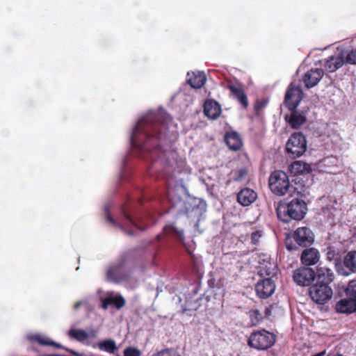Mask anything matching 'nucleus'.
<instances>
[{
	"label": "nucleus",
	"instance_id": "nucleus-2",
	"mask_svg": "<svg viewBox=\"0 0 356 356\" xmlns=\"http://www.w3.org/2000/svg\"><path fill=\"white\" fill-rule=\"evenodd\" d=\"M307 204L299 198L293 199L285 207H280L277 211L278 218L284 222L288 223L291 220H302L307 212Z\"/></svg>",
	"mask_w": 356,
	"mask_h": 356
},
{
	"label": "nucleus",
	"instance_id": "nucleus-5",
	"mask_svg": "<svg viewBox=\"0 0 356 356\" xmlns=\"http://www.w3.org/2000/svg\"><path fill=\"white\" fill-rule=\"evenodd\" d=\"M268 185L271 192L277 196L286 195L291 186L288 175L279 170L270 174Z\"/></svg>",
	"mask_w": 356,
	"mask_h": 356
},
{
	"label": "nucleus",
	"instance_id": "nucleus-7",
	"mask_svg": "<svg viewBox=\"0 0 356 356\" xmlns=\"http://www.w3.org/2000/svg\"><path fill=\"white\" fill-rule=\"evenodd\" d=\"M309 294L316 304L325 305L332 298L333 291L331 286L315 283L309 287Z\"/></svg>",
	"mask_w": 356,
	"mask_h": 356
},
{
	"label": "nucleus",
	"instance_id": "nucleus-42",
	"mask_svg": "<svg viewBox=\"0 0 356 356\" xmlns=\"http://www.w3.org/2000/svg\"><path fill=\"white\" fill-rule=\"evenodd\" d=\"M81 305H82L81 301H78V302H75V304L74 305V309L75 310L78 309L81 307Z\"/></svg>",
	"mask_w": 356,
	"mask_h": 356
},
{
	"label": "nucleus",
	"instance_id": "nucleus-18",
	"mask_svg": "<svg viewBox=\"0 0 356 356\" xmlns=\"http://www.w3.org/2000/svg\"><path fill=\"white\" fill-rule=\"evenodd\" d=\"M257 197V193L249 188L241 189L237 194V202L243 207L252 204Z\"/></svg>",
	"mask_w": 356,
	"mask_h": 356
},
{
	"label": "nucleus",
	"instance_id": "nucleus-1",
	"mask_svg": "<svg viewBox=\"0 0 356 356\" xmlns=\"http://www.w3.org/2000/svg\"><path fill=\"white\" fill-rule=\"evenodd\" d=\"M166 129L165 120L161 113H147L138 120L134 127L131 136V144L134 147L146 152L153 162L156 161L164 154L161 141Z\"/></svg>",
	"mask_w": 356,
	"mask_h": 356
},
{
	"label": "nucleus",
	"instance_id": "nucleus-36",
	"mask_svg": "<svg viewBox=\"0 0 356 356\" xmlns=\"http://www.w3.org/2000/svg\"><path fill=\"white\" fill-rule=\"evenodd\" d=\"M268 104V101L266 100V99H261V100H259V99H257L254 104V112H255V114L257 115H259L261 111L266 107V106Z\"/></svg>",
	"mask_w": 356,
	"mask_h": 356
},
{
	"label": "nucleus",
	"instance_id": "nucleus-16",
	"mask_svg": "<svg viewBox=\"0 0 356 356\" xmlns=\"http://www.w3.org/2000/svg\"><path fill=\"white\" fill-rule=\"evenodd\" d=\"M277 265L269 257H267L262 261H259L258 274L261 277H273L277 273Z\"/></svg>",
	"mask_w": 356,
	"mask_h": 356
},
{
	"label": "nucleus",
	"instance_id": "nucleus-27",
	"mask_svg": "<svg viewBox=\"0 0 356 356\" xmlns=\"http://www.w3.org/2000/svg\"><path fill=\"white\" fill-rule=\"evenodd\" d=\"M125 300L121 296H108L102 300V307L104 309H108L109 305H114L117 309H120L125 305Z\"/></svg>",
	"mask_w": 356,
	"mask_h": 356
},
{
	"label": "nucleus",
	"instance_id": "nucleus-31",
	"mask_svg": "<svg viewBox=\"0 0 356 356\" xmlns=\"http://www.w3.org/2000/svg\"><path fill=\"white\" fill-rule=\"evenodd\" d=\"M97 346L100 350L107 352L110 354H113L118 350L116 343L113 339H106L98 343Z\"/></svg>",
	"mask_w": 356,
	"mask_h": 356
},
{
	"label": "nucleus",
	"instance_id": "nucleus-23",
	"mask_svg": "<svg viewBox=\"0 0 356 356\" xmlns=\"http://www.w3.org/2000/svg\"><path fill=\"white\" fill-rule=\"evenodd\" d=\"M123 213V221L122 224L120 225L122 229H129L127 233L129 235H133L134 234V229L142 230V228L136 222L135 219H134L129 214H128L124 210L122 211Z\"/></svg>",
	"mask_w": 356,
	"mask_h": 356
},
{
	"label": "nucleus",
	"instance_id": "nucleus-30",
	"mask_svg": "<svg viewBox=\"0 0 356 356\" xmlns=\"http://www.w3.org/2000/svg\"><path fill=\"white\" fill-rule=\"evenodd\" d=\"M326 259L329 261L334 262V267L338 264H341V254L339 249L332 245H328L325 249Z\"/></svg>",
	"mask_w": 356,
	"mask_h": 356
},
{
	"label": "nucleus",
	"instance_id": "nucleus-10",
	"mask_svg": "<svg viewBox=\"0 0 356 356\" xmlns=\"http://www.w3.org/2000/svg\"><path fill=\"white\" fill-rule=\"evenodd\" d=\"M316 277L315 271L309 267L302 266L294 270L293 279L299 286H310Z\"/></svg>",
	"mask_w": 356,
	"mask_h": 356
},
{
	"label": "nucleus",
	"instance_id": "nucleus-38",
	"mask_svg": "<svg viewBox=\"0 0 356 356\" xmlns=\"http://www.w3.org/2000/svg\"><path fill=\"white\" fill-rule=\"evenodd\" d=\"M261 236L262 232L261 230H256L252 232L250 234L251 243L254 245H257Z\"/></svg>",
	"mask_w": 356,
	"mask_h": 356
},
{
	"label": "nucleus",
	"instance_id": "nucleus-3",
	"mask_svg": "<svg viewBox=\"0 0 356 356\" xmlns=\"http://www.w3.org/2000/svg\"><path fill=\"white\" fill-rule=\"evenodd\" d=\"M314 242V234L307 227L297 228L285 239L286 248L289 251L298 250L300 247L311 246Z\"/></svg>",
	"mask_w": 356,
	"mask_h": 356
},
{
	"label": "nucleus",
	"instance_id": "nucleus-37",
	"mask_svg": "<svg viewBox=\"0 0 356 356\" xmlns=\"http://www.w3.org/2000/svg\"><path fill=\"white\" fill-rule=\"evenodd\" d=\"M141 352L135 347L129 346L124 350V356H140Z\"/></svg>",
	"mask_w": 356,
	"mask_h": 356
},
{
	"label": "nucleus",
	"instance_id": "nucleus-40",
	"mask_svg": "<svg viewBox=\"0 0 356 356\" xmlns=\"http://www.w3.org/2000/svg\"><path fill=\"white\" fill-rule=\"evenodd\" d=\"M152 356H180L176 351L172 349H164L156 354H154Z\"/></svg>",
	"mask_w": 356,
	"mask_h": 356
},
{
	"label": "nucleus",
	"instance_id": "nucleus-20",
	"mask_svg": "<svg viewBox=\"0 0 356 356\" xmlns=\"http://www.w3.org/2000/svg\"><path fill=\"white\" fill-rule=\"evenodd\" d=\"M335 309L339 313L352 314L356 312V301L346 296L337 302Z\"/></svg>",
	"mask_w": 356,
	"mask_h": 356
},
{
	"label": "nucleus",
	"instance_id": "nucleus-12",
	"mask_svg": "<svg viewBox=\"0 0 356 356\" xmlns=\"http://www.w3.org/2000/svg\"><path fill=\"white\" fill-rule=\"evenodd\" d=\"M275 290V284L272 277H263L255 284L257 296L261 299H266L271 296Z\"/></svg>",
	"mask_w": 356,
	"mask_h": 356
},
{
	"label": "nucleus",
	"instance_id": "nucleus-28",
	"mask_svg": "<svg viewBox=\"0 0 356 356\" xmlns=\"http://www.w3.org/2000/svg\"><path fill=\"white\" fill-rule=\"evenodd\" d=\"M344 63V59L341 56H330L325 60V67L329 72H333L340 68Z\"/></svg>",
	"mask_w": 356,
	"mask_h": 356
},
{
	"label": "nucleus",
	"instance_id": "nucleus-9",
	"mask_svg": "<svg viewBox=\"0 0 356 356\" xmlns=\"http://www.w3.org/2000/svg\"><path fill=\"white\" fill-rule=\"evenodd\" d=\"M337 273L342 276L348 277L356 273V251L348 252L343 258L341 264L336 265Z\"/></svg>",
	"mask_w": 356,
	"mask_h": 356
},
{
	"label": "nucleus",
	"instance_id": "nucleus-15",
	"mask_svg": "<svg viewBox=\"0 0 356 356\" xmlns=\"http://www.w3.org/2000/svg\"><path fill=\"white\" fill-rule=\"evenodd\" d=\"M316 279L317 284H327L330 286L335 278V275L333 270L325 266H318L316 268Z\"/></svg>",
	"mask_w": 356,
	"mask_h": 356
},
{
	"label": "nucleus",
	"instance_id": "nucleus-22",
	"mask_svg": "<svg viewBox=\"0 0 356 356\" xmlns=\"http://www.w3.org/2000/svg\"><path fill=\"white\" fill-rule=\"evenodd\" d=\"M289 116L286 115L285 120L291 128L298 129L306 122L307 118L303 113H299L296 110L291 111Z\"/></svg>",
	"mask_w": 356,
	"mask_h": 356
},
{
	"label": "nucleus",
	"instance_id": "nucleus-35",
	"mask_svg": "<svg viewBox=\"0 0 356 356\" xmlns=\"http://www.w3.org/2000/svg\"><path fill=\"white\" fill-rule=\"evenodd\" d=\"M344 61L348 64L356 65V48L348 51Z\"/></svg>",
	"mask_w": 356,
	"mask_h": 356
},
{
	"label": "nucleus",
	"instance_id": "nucleus-41",
	"mask_svg": "<svg viewBox=\"0 0 356 356\" xmlns=\"http://www.w3.org/2000/svg\"><path fill=\"white\" fill-rule=\"evenodd\" d=\"M106 220L108 222H110L114 225H117L115 220L109 214L107 215Z\"/></svg>",
	"mask_w": 356,
	"mask_h": 356
},
{
	"label": "nucleus",
	"instance_id": "nucleus-26",
	"mask_svg": "<svg viewBox=\"0 0 356 356\" xmlns=\"http://www.w3.org/2000/svg\"><path fill=\"white\" fill-rule=\"evenodd\" d=\"M225 140L229 148L234 151L240 149L243 145L240 136L235 131L227 133Z\"/></svg>",
	"mask_w": 356,
	"mask_h": 356
},
{
	"label": "nucleus",
	"instance_id": "nucleus-19",
	"mask_svg": "<svg viewBox=\"0 0 356 356\" xmlns=\"http://www.w3.org/2000/svg\"><path fill=\"white\" fill-rule=\"evenodd\" d=\"M168 236L175 238L181 242L184 241L183 230L176 228L173 224L165 225L163 229V232L156 236V239L161 241Z\"/></svg>",
	"mask_w": 356,
	"mask_h": 356
},
{
	"label": "nucleus",
	"instance_id": "nucleus-24",
	"mask_svg": "<svg viewBox=\"0 0 356 356\" xmlns=\"http://www.w3.org/2000/svg\"><path fill=\"white\" fill-rule=\"evenodd\" d=\"M97 332L92 330L89 333L81 329H70L68 331V336L79 342L86 341L90 337H95Z\"/></svg>",
	"mask_w": 356,
	"mask_h": 356
},
{
	"label": "nucleus",
	"instance_id": "nucleus-21",
	"mask_svg": "<svg viewBox=\"0 0 356 356\" xmlns=\"http://www.w3.org/2000/svg\"><path fill=\"white\" fill-rule=\"evenodd\" d=\"M204 113L209 119L216 120L221 113L220 105L216 101L208 99L204 104Z\"/></svg>",
	"mask_w": 356,
	"mask_h": 356
},
{
	"label": "nucleus",
	"instance_id": "nucleus-34",
	"mask_svg": "<svg viewBox=\"0 0 356 356\" xmlns=\"http://www.w3.org/2000/svg\"><path fill=\"white\" fill-rule=\"evenodd\" d=\"M249 316L252 325H257L262 319L261 314L258 309H251L249 312Z\"/></svg>",
	"mask_w": 356,
	"mask_h": 356
},
{
	"label": "nucleus",
	"instance_id": "nucleus-43",
	"mask_svg": "<svg viewBox=\"0 0 356 356\" xmlns=\"http://www.w3.org/2000/svg\"><path fill=\"white\" fill-rule=\"evenodd\" d=\"M243 156L247 159L248 163L250 164V160L248 158V155L246 154H244Z\"/></svg>",
	"mask_w": 356,
	"mask_h": 356
},
{
	"label": "nucleus",
	"instance_id": "nucleus-39",
	"mask_svg": "<svg viewBox=\"0 0 356 356\" xmlns=\"http://www.w3.org/2000/svg\"><path fill=\"white\" fill-rule=\"evenodd\" d=\"M291 168L295 173H302L305 169V164L301 161H295L291 164Z\"/></svg>",
	"mask_w": 356,
	"mask_h": 356
},
{
	"label": "nucleus",
	"instance_id": "nucleus-33",
	"mask_svg": "<svg viewBox=\"0 0 356 356\" xmlns=\"http://www.w3.org/2000/svg\"><path fill=\"white\" fill-rule=\"evenodd\" d=\"M249 172L248 166H244L240 168L234 170L232 173L234 175V180L235 181H241L245 177L248 175Z\"/></svg>",
	"mask_w": 356,
	"mask_h": 356
},
{
	"label": "nucleus",
	"instance_id": "nucleus-25",
	"mask_svg": "<svg viewBox=\"0 0 356 356\" xmlns=\"http://www.w3.org/2000/svg\"><path fill=\"white\" fill-rule=\"evenodd\" d=\"M189 78L187 83L193 88H201L206 83L207 77L204 72H193L191 75L188 73Z\"/></svg>",
	"mask_w": 356,
	"mask_h": 356
},
{
	"label": "nucleus",
	"instance_id": "nucleus-4",
	"mask_svg": "<svg viewBox=\"0 0 356 356\" xmlns=\"http://www.w3.org/2000/svg\"><path fill=\"white\" fill-rule=\"evenodd\" d=\"M276 341V336L273 332L264 329L251 333L248 344L257 350H265L272 347Z\"/></svg>",
	"mask_w": 356,
	"mask_h": 356
},
{
	"label": "nucleus",
	"instance_id": "nucleus-14",
	"mask_svg": "<svg viewBox=\"0 0 356 356\" xmlns=\"http://www.w3.org/2000/svg\"><path fill=\"white\" fill-rule=\"evenodd\" d=\"M321 254L315 248L307 247L301 253L300 261L305 266H314L320 260Z\"/></svg>",
	"mask_w": 356,
	"mask_h": 356
},
{
	"label": "nucleus",
	"instance_id": "nucleus-8",
	"mask_svg": "<svg viewBox=\"0 0 356 356\" xmlns=\"http://www.w3.org/2000/svg\"><path fill=\"white\" fill-rule=\"evenodd\" d=\"M304 93L299 86L291 83L289 86L284 97V104L289 111L297 108L303 99Z\"/></svg>",
	"mask_w": 356,
	"mask_h": 356
},
{
	"label": "nucleus",
	"instance_id": "nucleus-11",
	"mask_svg": "<svg viewBox=\"0 0 356 356\" xmlns=\"http://www.w3.org/2000/svg\"><path fill=\"white\" fill-rule=\"evenodd\" d=\"M106 277L108 280L115 283L128 281L129 279V274L125 269L124 262L121 261L111 266L107 271Z\"/></svg>",
	"mask_w": 356,
	"mask_h": 356
},
{
	"label": "nucleus",
	"instance_id": "nucleus-17",
	"mask_svg": "<svg viewBox=\"0 0 356 356\" xmlns=\"http://www.w3.org/2000/svg\"><path fill=\"white\" fill-rule=\"evenodd\" d=\"M232 96L236 98L238 102L241 104L243 108H247L248 106V99L246 94L245 93L241 85L236 83H229L227 86Z\"/></svg>",
	"mask_w": 356,
	"mask_h": 356
},
{
	"label": "nucleus",
	"instance_id": "nucleus-6",
	"mask_svg": "<svg viewBox=\"0 0 356 356\" xmlns=\"http://www.w3.org/2000/svg\"><path fill=\"white\" fill-rule=\"evenodd\" d=\"M307 149V141L305 135L300 131L293 133L286 144V150L290 157L299 158Z\"/></svg>",
	"mask_w": 356,
	"mask_h": 356
},
{
	"label": "nucleus",
	"instance_id": "nucleus-32",
	"mask_svg": "<svg viewBox=\"0 0 356 356\" xmlns=\"http://www.w3.org/2000/svg\"><path fill=\"white\" fill-rule=\"evenodd\" d=\"M343 292L345 296L350 297L356 301V280L349 281L347 286L344 288Z\"/></svg>",
	"mask_w": 356,
	"mask_h": 356
},
{
	"label": "nucleus",
	"instance_id": "nucleus-13",
	"mask_svg": "<svg viewBox=\"0 0 356 356\" xmlns=\"http://www.w3.org/2000/svg\"><path fill=\"white\" fill-rule=\"evenodd\" d=\"M324 75V72L321 69L312 68L307 71L302 78L305 88L307 89L316 86L321 80Z\"/></svg>",
	"mask_w": 356,
	"mask_h": 356
},
{
	"label": "nucleus",
	"instance_id": "nucleus-29",
	"mask_svg": "<svg viewBox=\"0 0 356 356\" xmlns=\"http://www.w3.org/2000/svg\"><path fill=\"white\" fill-rule=\"evenodd\" d=\"M27 339L30 342H36L42 346H50L56 347L60 346L59 344L53 341L49 338L40 334H29L27 335Z\"/></svg>",
	"mask_w": 356,
	"mask_h": 356
}]
</instances>
